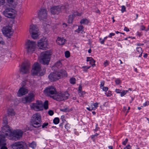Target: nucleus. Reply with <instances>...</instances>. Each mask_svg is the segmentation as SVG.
Returning a JSON list of instances; mask_svg holds the SVG:
<instances>
[{"instance_id":"obj_32","label":"nucleus","mask_w":149,"mask_h":149,"mask_svg":"<svg viewBox=\"0 0 149 149\" xmlns=\"http://www.w3.org/2000/svg\"><path fill=\"white\" fill-rule=\"evenodd\" d=\"M137 52L138 53L142 54L143 52L142 50V48L141 47H137L136 48Z\"/></svg>"},{"instance_id":"obj_48","label":"nucleus","mask_w":149,"mask_h":149,"mask_svg":"<svg viewBox=\"0 0 149 149\" xmlns=\"http://www.w3.org/2000/svg\"><path fill=\"white\" fill-rule=\"evenodd\" d=\"M5 3V0H0V6L3 5Z\"/></svg>"},{"instance_id":"obj_40","label":"nucleus","mask_w":149,"mask_h":149,"mask_svg":"<svg viewBox=\"0 0 149 149\" xmlns=\"http://www.w3.org/2000/svg\"><path fill=\"white\" fill-rule=\"evenodd\" d=\"M104 67H106L109 64V62L108 61L106 60L104 63Z\"/></svg>"},{"instance_id":"obj_57","label":"nucleus","mask_w":149,"mask_h":149,"mask_svg":"<svg viewBox=\"0 0 149 149\" xmlns=\"http://www.w3.org/2000/svg\"><path fill=\"white\" fill-rule=\"evenodd\" d=\"M126 110V107H124L123 108V111H125Z\"/></svg>"},{"instance_id":"obj_52","label":"nucleus","mask_w":149,"mask_h":149,"mask_svg":"<svg viewBox=\"0 0 149 149\" xmlns=\"http://www.w3.org/2000/svg\"><path fill=\"white\" fill-rule=\"evenodd\" d=\"M141 29L142 30H144L145 29V27L143 25L141 26Z\"/></svg>"},{"instance_id":"obj_49","label":"nucleus","mask_w":149,"mask_h":149,"mask_svg":"<svg viewBox=\"0 0 149 149\" xmlns=\"http://www.w3.org/2000/svg\"><path fill=\"white\" fill-rule=\"evenodd\" d=\"M91 67V66L89 67H87L86 66H83L82 67L85 70H86L89 69Z\"/></svg>"},{"instance_id":"obj_28","label":"nucleus","mask_w":149,"mask_h":149,"mask_svg":"<svg viewBox=\"0 0 149 149\" xmlns=\"http://www.w3.org/2000/svg\"><path fill=\"white\" fill-rule=\"evenodd\" d=\"M29 146L32 148H34L36 146V143L35 142H33L29 144Z\"/></svg>"},{"instance_id":"obj_9","label":"nucleus","mask_w":149,"mask_h":149,"mask_svg":"<svg viewBox=\"0 0 149 149\" xmlns=\"http://www.w3.org/2000/svg\"><path fill=\"white\" fill-rule=\"evenodd\" d=\"M65 8L66 7L65 6H54L51 8V12L53 14H58Z\"/></svg>"},{"instance_id":"obj_43","label":"nucleus","mask_w":149,"mask_h":149,"mask_svg":"<svg viewBox=\"0 0 149 149\" xmlns=\"http://www.w3.org/2000/svg\"><path fill=\"white\" fill-rule=\"evenodd\" d=\"M4 42L3 41L2 38L0 37V44L4 45Z\"/></svg>"},{"instance_id":"obj_34","label":"nucleus","mask_w":149,"mask_h":149,"mask_svg":"<svg viewBox=\"0 0 149 149\" xmlns=\"http://www.w3.org/2000/svg\"><path fill=\"white\" fill-rule=\"evenodd\" d=\"M65 56L67 58H68L70 56V52L69 51H67L65 52Z\"/></svg>"},{"instance_id":"obj_59","label":"nucleus","mask_w":149,"mask_h":149,"mask_svg":"<svg viewBox=\"0 0 149 149\" xmlns=\"http://www.w3.org/2000/svg\"><path fill=\"white\" fill-rule=\"evenodd\" d=\"M91 49H90L88 50V52L89 53H91Z\"/></svg>"},{"instance_id":"obj_38","label":"nucleus","mask_w":149,"mask_h":149,"mask_svg":"<svg viewBox=\"0 0 149 149\" xmlns=\"http://www.w3.org/2000/svg\"><path fill=\"white\" fill-rule=\"evenodd\" d=\"M48 113L49 115L52 116L54 114V112L52 110H49L48 111Z\"/></svg>"},{"instance_id":"obj_56","label":"nucleus","mask_w":149,"mask_h":149,"mask_svg":"<svg viewBox=\"0 0 149 149\" xmlns=\"http://www.w3.org/2000/svg\"><path fill=\"white\" fill-rule=\"evenodd\" d=\"M148 54H146L144 55H143V57L144 58H146Z\"/></svg>"},{"instance_id":"obj_35","label":"nucleus","mask_w":149,"mask_h":149,"mask_svg":"<svg viewBox=\"0 0 149 149\" xmlns=\"http://www.w3.org/2000/svg\"><path fill=\"white\" fill-rule=\"evenodd\" d=\"M60 110L61 111L63 112H67L69 111L68 109L67 108L65 109H61Z\"/></svg>"},{"instance_id":"obj_61","label":"nucleus","mask_w":149,"mask_h":149,"mask_svg":"<svg viewBox=\"0 0 149 149\" xmlns=\"http://www.w3.org/2000/svg\"><path fill=\"white\" fill-rule=\"evenodd\" d=\"M137 45H138V46H141V45H143V44H137Z\"/></svg>"},{"instance_id":"obj_2","label":"nucleus","mask_w":149,"mask_h":149,"mask_svg":"<svg viewBox=\"0 0 149 149\" xmlns=\"http://www.w3.org/2000/svg\"><path fill=\"white\" fill-rule=\"evenodd\" d=\"M48 102L46 100L43 104L41 101L37 100L35 103H32L31 104V107L32 109L36 111H39L43 109V108L45 109L48 108Z\"/></svg>"},{"instance_id":"obj_5","label":"nucleus","mask_w":149,"mask_h":149,"mask_svg":"<svg viewBox=\"0 0 149 149\" xmlns=\"http://www.w3.org/2000/svg\"><path fill=\"white\" fill-rule=\"evenodd\" d=\"M41 70V66L38 63H35L33 66L31 70V74L33 76H42L44 74L43 72H40Z\"/></svg>"},{"instance_id":"obj_63","label":"nucleus","mask_w":149,"mask_h":149,"mask_svg":"<svg viewBox=\"0 0 149 149\" xmlns=\"http://www.w3.org/2000/svg\"><path fill=\"white\" fill-rule=\"evenodd\" d=\"M26 130H30V129H29V127H26Z\"/></svg>"},{"instance_id":"obj_24","label":"nucleus","mask_w":149,"mask_h":149,"mask_svg":"<svg viewBox=\"0 0 149 149\" xmlns=\"http://www.w3.org/2000/svg\"><path fill=\"white\" fill-rule=\"evenodd\" d=\"M7 113L8 116H13L15 115V113L14 110L12 109H10L7 111Z\"/></svg>"},{"instance_id":"obj_20","label":"nucleus","mask_w":149,"mask_h":149,"mask_svg":"<svg viewBox=\"0 0 149 149\" xmlns=\"http://www.w3.org/2000/svg\"><path fill=\"white\" fill-rule=\"evenodd\" d=\"M8 3L11 5V6L15 8L17 4L16 0H6Z\"/></svg>"},{"instance_id":"obj_7","label":"nucleus","mask_w":149,"mask_h":149,"mask_svg":"<svg viewBox=\"0 0 149 149\" xmlns=\"http://www.w3.org/2000/svg\"><path fill=\"white\" fill-rule=\"evenodd\" d=\"M39 30L36 25H31L30 26L29 32L31 37L33 39H36L38 36Z\"/></svg>"},{"instance_id":"obj_45","label":"nucleus","mask_w":149,"mask_h":149,"mask_svg":"<svg viewBox=\"0 0 149 149\" xmlns=\"http://www.w3.org/2000/svg\"><path fill=\"white\" fill-rule=\"evenodd\" d=\"M102 90L104 91H107L108 90V88L107 87H104L102 88Z\"/></svg>"},{"instance_id":"obj_60","label":"nucleus","mask_w":149,"mask_h":149,"mask_svg":"<svg viewBox=\"0 0 149 149\" xmlns=\"http://www.w3.org/2000/svg\"><path fill=\"white\" fill-rule=\"evenodd\" d=\"M86 109L89 111H91L92 110H93V108H92V109H90L89 108L87 107L86 108Z\"/></svg>"},{"instance_id":"obj_46","label":"nucleus","mask_w":149,"mask_h":149,"mask_svg":"<svg viewBox=\"0 0 149 149\" xmlns=\"http://www.w3.org/2000/svg\"><path fill=\"white\" fill-rule=\"evenodd\" d=\"M149 104V102L146 101L145 103L143 104V106L145 107L146 106L148 105Z\"/></svg>"},{"instance_id":"obj_1","label":"nucleus","mask_w":149,"mask_h":149,"mask_svg":"<svg viewBox=\"0 0 149 149\" xmlns=\"http://www.w3.org/2000/svg\"><path fill=\"white\" fill-rule=\"evenodd\" d=\"M3 126L2 131L0 132V146H1L0 149H8L5 146L6 145V137H8L10 140L16 141L22 137L23 132L20 130L12 131L8 125L7 116H5L3 118Z\"/></svg>"},{"instance_id":"obj_51","label":"nucleus","mask_w":149,"mask_h":149,"mask_svg":"<svg viewBox=\"0 0 149 149\" xmlns=\"http://www.w3.org/2000/svg\"><path fill=\"white\" fill-rule=\"evenodd\" d=\"M115 35V34L113 33H110L109 35V36L108 37L110 38L111 37V36H113Z\"/></svg>"},{"instance_id":"obj_14","label":"nucleus","mask_w":149,"mask_h":149,"mask_svg":"<svg viewBox=\"0 0 149 149\" xmlns=\"http://www.w3.org/2000/svg\"><path fill=\"white\" fill-rule=\"evenodd\" d=\"M44 92L47 94L48 96H49L50 97L53 96H51V95H55L56 93V88L53 86H49L47 87L46 89L44 90Z\"/></svg>"},{"instance_id":"obj_25","label":"nucleus","mask_w":149,"mask_h":149,"mask_svg":"<svg viewBox=\"0 0 149 149\" xmlns=\"http://www.w3.org/2000/svg\"><path fill=\"white\" fill-rule=\"evenodd\" d=\"M87 58L90 59V64L91 65L93 66L94 67L95 65V61L92 57H87Z\"/></svg>"},{"instance_id":"obj_58","label":"nucleus","mask_w":149,"mask_h":149,"mask_svg":"<svg viewBox=\"0 0 149 149\" xmlns=\"http://www.w3.org/2000/svg\"><path fill=\"white\" fill-rule=\"evenodd\" d=\"M111 94L109 93H108L107 94V96H110L111 95Z\"/></svg>"},{"instance_id":"obj_12","label":"nucleus","mask_w":149,"mask_h":149,"mask_svg":"<svg viewBox=\"0 0 149 149\" xmlns=\"http://www.w3.org/2000/svg\"><path fill=\"white\" fill-rule=\"evenodd\" d=\"M47 40L46 38L43 37L38 42V46L39 48L42 50H45L47 48L48 44L47 42Z\"/></svg>"},{"instance_id":"obj_55","label":"nucleus","mask_w":149,"mask_h":149,"mask_svg":"<svg viewBox=\"0 0 149 149\" xmlns=\"http://www.w3.org/2000/svg\"><path fill=\"white\" fill-rule=\"evenodd\" d=\"M120 90L119 89H116V92L117 93H120V92L119 91Z\"/></svg>"},{"instance_id":"obj_17","label":"nucleus","mask_w":149,"mask_h":149,"mask_svg":"<svg viewBox=\"0 0 149 149\" xmlns=\"http://www.w3.org/2000/svg\"><path fill=\"white\" fill-rule=\"evenodd\" d=\"M38 17L40 20L46 19L47 17V11L46 9H42L39 10L38 14Z\"/></svg>"},{"instance_id":"obj_16","label":"nucleus","mask_w":149,"mask_h":149,"mask_svg":"<svg viewBox=\"0 0 149 149\" xmlns=\"http://www.w3.org/2000/svg\"><path fill=\"white\" fill-rule=\"evenodd\" d=\"M48 78L51 81H54L61 78L60 75L57 72L51 73L48 76Z\"/></svg>"},{"instance_id":"obj_21","label":"nucleus","mask_w":149,"mask_h":149,"mask_svg":"<svg viewBox=\"0 0 149 149\" xmlns=\"http://www.w3.org/2000/svg\"><path fill=\"white\" fill-rule=\"evenodd\" d=\"M75 15H77V16H80L81 15L79 13H77L76 14H73L72 15H70L69 16V18L68 21V22L69 24H71L72 23L73 19L75 17Z\"/></svg>"},{"instance_id":"obj_18","label":"nucleus","mask_w":149,"mask_h":149,"mask_svg":"<svg viewBox=\"0 0 149 149\" xmlns=\"http://www.w3.org/2000/svg\"><path fill=\"white\" fill-rule=\"evenodd\" d=\"M34 97L33 93L29 94L27 96L22 99V101L24 103L31 102L34 100Z\"/></svg>"},{"instance_id":"obj_42","label":"nucleus","mask_w":149,"mask_h":149,"mask_svg":"<svg viewBox=\"0 0 149 149\" xmlns=\"http://www.w3.org/2000/svg\"><path fill=\"white\" fill-rule=\"evenodd\" d=\"M101 84L100 85V87L101 88L102 87H103L104 84V81H102L100 82Z\"/></svg>"},{"instance_id":"obj_3","label":"nucleus","mask_w":149,"mask_h":149,"mask_svg":"<svg viewBox=\"0 0 149 149\" xmlns=\"http://www.w3.org/2000/svg\"><path fill=\"white\" fill-rule=\"evenodd\" d=\"M41 117L39 113L33 114L31 118L30 122L32 126L36 128H38L41 126Z\"/></svg>"},{"instance_id":"obj_37","label":"nucleus","mask_w":149,"mask_h":149,"mask_svg":"<svg viewBox=\"0 0 149 149\" xmlns=\"http://www.w3.org/2000/svg\"><path fill=\"white\" fill-rule=\"evenodd\" d=\"M115 82L116 84H119L121 82L120 80L119 79H117L115 80Z\"/></svg>"},{"instance_id":"obj_27","label":"nucleus","mask_w":149,"mask_h":149,"mask_svg":"<svg viewBox=\"0 0 149 149\" xmlns=\"http://www.w3.org/2000/svg\"><path fill=\"white\" fill-rule=\"evenodd\" d=\"M53 123L55 124H58L59 122V119L58 118H55L53 120Z\"/></svg>"},{"instance_id":"obj_64","label":"nucleus","mask_w":149,"mask_h":149,"mask_svg":"<svg viewBox=\"0 0 149 149\" xmlns=\"http://www.w3.org/2000/svg\"><path fill=\"white\" fill-rule=\"evenodd\" d=\"M149 30V25L148 26V28H147V29L146 30V31H147Z\"/></svg>"},{"instance_id":"obj_4","label":"nucleus","mask_w":149,"mask_h":149,"mask_svg":"<svg viewBox=\"0 0 149 149\" xmlns=\"http://www.w3.org/2000/svg\"><path fill=\"white\" fill-rule=\"evenodd\" d=\"M51 52L47 51L41 53L40 62L44 65H48L50 61Z\"/></svg>"},{"instance_id":"obj_44","label":"nucleus","mask_w":149,"mask_h":149,"mask_svg":"<svg viewBox=\"0 0 149 149\" xmlns=\"http://www.w3.org/2000/svg\"><path fill=\"white\" fill-rule=\"evenodd\" d=\"M82 89V87L81 85H80L79 87V88H78V91H79V93H81V92Z\"/></svg>"},{"instance_id":"obj_15","label":"nucleus","mask_w":149,"mask_h":149,"mask_svg":"<svg viewBox=\"0 0 149 149\" xmlns=\"http://www.w3.org/2000/svg\"><path fill=\"white\" fill-rule=\"evenodd\" d=\"M12 29L11 27L8 26L3 27L2 29V31L4 34L8 37L10 38L13 34V32L11 31Z\"/></svg>"},{"instance_id":"obj_22","label":"nucleus","mask_w":149,"mask_h":149,"mask_svg":"<svg viewBox=\"0 0 149 149\" xmlns=\"http://www.w3.org/2000/svg\"><path fill=\"white\" fill-rule=\"evenodd\" d=\"M56 41L57 43L59 45H62L64 44L65 40L64 39L58 37Z\"/></svg>"},{"instance_id":"obj_39","label":"nucleus","mask_w":149,"mask_h":149,"mask_svg":"<svg viewBox=\"0 0 149 149\" xmlns=\"http://www.w3.org/2000/svg\"><path fill=\"white\" fill-rule=\"evenodd\" d=\"M121 11L122 13L126 11V8L125 6H122V9L121 10Z\"/></svg>"},{"instance_id":"obj_19","label":"nucleus","mask_w":149,"mask_h":149,"mask_svg":"<svg viewBox=\"0 0 149 149\" xmlns=\"http://www.w3.org/2000/svg\"><path fill=\"white\" fill-rule=\"evenodd\" d=\"M28 92V90L23 87L20 88L19 90L17 93L18 97H21L25 95Z\"/></svg>"},{"instance_id":"obj_36","label":"nucleus","mask_w":149,"mask_h":149,"mask_svg":"<svg viewBox=\"0 0 149 149\" xmlns=\"http://www.w3.org/2000/svg\"><path fill=\"white\" fill-rule=\"evenodd\" d=\"M43 25L44 27H45V29H48V27H49V24H47L45 23H43Z\"/></svg>"},{"instance_id":"obj_33","label":"nucleus","mask_w":149,"mask_h":149,"mask_svg":"<svg viewBox=\"0 0 149 149\" xmlns=\"http://www.w3.org/2000/svg\"><path fill=\"white\" fill-rule=\"evenodd\" d=\"M128 92V91H123L122 92H120V96L121 97L123 96Z\"/></svg>"},{"instance_id":"obj_8","label":"nucleus","mask_w":149,"mask_h":149,"mask_svg":"<svg viewBox=\"0 0 149 149\" xmlns=\"http://www.w3.org/2000/svg\"><path fill=\"white\" fill-rule=\"evenodd\" d=\"M15 11L12 8H6L3 12V15L6 17L8 18H13L15 17L14 14Z\"/></svg>"},{"instance_id":"obj_30","label":"nucleus","mask_w":149,"mask_h":149,"mask_svg":"<svg viewBox=\"0 0 149 149\" xmlns=\"http://www.w3.org/2000/svg\"><path fill=\"white\" fill-rule=\"evenodd\" d=\"M55 66L56 67H57L58 68H59V67H60L61 66V63L60 61H57L56 63H55Z\"/></svg>"},{"instance_id":"obj_54","label":"nucleus","mask_w":149,"mask_h":149,"mask_svg":"<svg viewBox=\"0 0 149 149\" xmlns=\"http://www.w3.org/2000/svg\"><path fill=\"white\" fill-rule=\"evenodd\" d=\"M98 103H94L93 105L95 108H97L98 107Z\"/></svg>"},{"instance_id":"obj_13","label":"nucleus","mask_w":149,"mask_h":149,"mask_svg":"<svg viewBox=\"0 0 149 149\" xmlns=\"http://www.w3.org/2000/svg\"><path fill=\"white\" fill-rule=\"evenodd\" d=\"M11 148L13 149H24L26 146V143L22 141L16 142L11 144Z\"/></svg>"},{"instance_id":"obj_53","label":"nucleus","mask_w":149,"mask_h":149,"mask_svg":"<svg viewBox=\"0 0 149 149\" xmlns=\"http://www.w3.org/2000/svg\"><path fill=\"white\" fill-rule=\"evenodd\" d=\"M124 30L126 31H129V29L128 28H127L126 27H125Z\"/></svg>"},{"instance_id":"obj_50","label":"nucleus","mask_w":149,"mask_h":149,"mask_svg":"<svg viewBox=\"0 0 149 149\" xmlns=\"http://www.w3.org/2000/svg\"><path fill=\"white\" fill-rule=\"evenodd\" d=\"M128 139H126L123 142V144L124 145H125L127 142Z\"/></svg>"},{"instance_id":"obj_41","label":"nucleus","mask_w":149,"mask_h":149,"mask_svg":"<svg viewBox=\"0 0 149 149\" xmlns=\"http://www.w3.org/2000/svg\"><path fill=\"white\" fill-rule=\"evenodd\" d=\"M48 125V123H44L42 125V128H44L45 127L47 126Z\"/></svg>"},{"instance_id":"obj_23","label":"nucleus","mask_w":149,"mask_h":149,"mask_svg":"<svg viewBox=\"0 0 149 149\" xmlns=\"http://www.w3.org/2000/svg\"><path fill=\"white\" fill-rule=\"evenodd\" d=\"M58 73V74H60V77H67V73L66 71L64 70H60L59 72H57Z\"/></svg>"},{"instance_id":"obj_29","label":"nucleus","mask_w":149,"mask_h":149,"mask_svg":"<svg viewBox=\"0 0 149 149\" xmlns=\"http://www.w3.org/2000/svg\"><path fill=\"white\" fill-rule=\"evenodd\" d=\"M75 79L73 77L71 78L70 79V83L72 84H75Z\"/></svg>"},{"instance_id":"obj_47","label":"nucleus","mask_w":149,"mask_h":149,"mask_svg":"<svg viewBox=\"0 0 149 149\" xmlns=\"http://www.w3.org/2000/svg\"><path fill=\"white\" fill-rule=\"evenodd\" d=\"M107 38V37H105L104 39L102 40V41H101L100 42V43L102 44H104L105 40Z\"/></svg>"},{"instance_id":"obj_6","label":"nucleus","mask_w":149,"mask_h":149,"mask_svg":"<svg viewBox=\"0 0 149 149\" xmlns=\"http://www.w3.org/2000/svg\"><path fill=\"white\" fill-rule=\"evenodd\" d=\"M69 96V93L67 92H65L62 93H56L52 97L54 100L58 101H61L68 99Z\"/></svg>"},{"instance_id":"obj_31","label":"nucleus","mask_w":149,"mask_h":149,"mask_svg":"<svg viewBox=\"0 0 149 149\" xmlns=\"http://www.w3.org/2000/svg\"><path fill=\"white\" fill-rule=\"evenodd\" d=\"M83 27L82 26H79L78 27V29H77L75 31L78 33H79L80 31H82V29H83Z\"/></svg>"},{"instance_id":"obj_11","label":"nucleus","mask_w":149,"mask_h":149,"mask_svg":"<svg viewBox=\"0 0 149 149\" xmlns=\"http://www.w3.org/2000/svg\"><path fill=\"white\" fill-rule=\"evenodd\" d=\"M30 66V64L29 62H25L23 63L20 68V72L22 74L28 73Z\"/></svg>"},{"instance_id":"obj_26","label":"nucleus","mask_w":149,"mask_h":149,"mask_svg":"<svg viewBox=\"0 0 149 149\" xmlns=\"http://www.w3.org/2000/svg\"><path fill=\"white\" fill-rule=\"evenodd\" d=\"M80 23L81 24H86L88 23V20L86 19H83L81 20Z\"/></svg>"},{"instance_id":"obj_10","label":"nucleus","mask_w":149,"mask_h":149,"mask_svg":"<svg viewBox=\"0 0 149 149\" xmlns=\"http://www.w3.org/2000/svg\"><path fill=\"white\" fill-rule=\"evenodd\" d=\"M36 46L35 42L29 40L26 44V49L27 52H33L35 50Z\"/></svg>"},{"instance_id":"obj_62","label":"nucleus","mask_w":149,"mask_h":149,"mask_svg":"<svg viewBox=\"0 0 149 149\" xmlns=\"http://www.w3.org/2000/svg\"><path fill=\"white\" fill-rule=\"evenodd\" d=\"M109 148L110 149H112V146H109Z\"/></svg>"}]
</instances>
